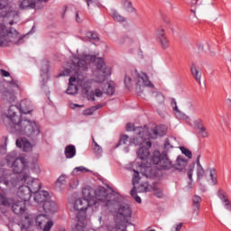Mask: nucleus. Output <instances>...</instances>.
Segmentation results:
<instances>
[{
  "instance_id": "f257e3e1",
  "label": "nucleus",
  "mask_w": 231,
  "mask_h": 231,
  "mask_svg": "<svg viewBox=\"0 0 231 231\" xmlns=\"http://www.w3.org/2000/svg\"><path fill=\"white\" fill-rule=\"evenodd\" d=\"M82 195L83 199H78L74 202V210L79 212L77 225H88V208L97 210L100 207H109L111 199H115V196L109 195V191L104 187L93 189L88 186L82 189Z\"/></svg>"
},
{
  "instance_id": "f03ea898",
  "label": "nucleus",
  "mask_w": 231,
  "mask_h": 231,
  "mask_svg": "<svg viewBox=\"0 0 231 231\" xmlns=\"http://www.w3.org/2000/svg\"><path fill=\"white\" fill-rule=\"evenodd\" d=\"M91 62L96 66V69L93 71L94 80L96 82H104L107 75H111V69L106 66V62L102 58L87 54H81L79 57L74 56L70 69H67L66 71L60 74V77L69 75V73L79 75V73H82V71H86L89 68Z\"/></svg>"
},
{
  "instance_id": "7ed1b4c3",
  "label": "nucleus",
  "mask_w": 231,
  "mask_h": 231,
  "mask_svg": "<svg viewBox=\"0 0 231 231\" xmlns=\"http://www.w3.org/2000/svg\"><path fill=\"white\" fill-rule=\"evenodd\" d=\"M19 112V106L12 105L5 114L10 121V127L13 133L24 134L29 138H37L41 134V128L37 123L35 121L21 119V115H18Z\"/></svg>"
},
{
  "instance_id": "20e7f679",
  "label": "nucleus",
  "mask_w": 231,
  "mask_h": 231,
  "mask_svg": "<svg viewBox=\"0 0 231 231\" xmlns=\"http://www.w3.org/2000/svg\"><path fill=\"white\" fill-rule=\"evenodd\" d=\"M0 183L8 187V189H14L18 185L25 183L28 185V189L32 194H36L41 191L42 184L39 179H33L27 172H22L18 177L15 173L10 172L9 171L0 170Z\"/></svg>"
},
{
  "instance_id": "39448f33",
  "label": "nucleus",
  "mask_w": 231,
  "mask_h": 231,
  "mask_svg": "<svg viewBox=\"0 0 231 231\" xmlns=\"http://www.w3.org/2000/svg\"><path fill=\"white\" fill-rule=\"evenodd\" d=\"M135 136L130 139V145H143V147H151L152 143V140H156L158 136H163L165 134V130H162V127L156 126L152 134H149V129L147 127H137L134 129Z\"/></svg>"
},
{
  "instance_id": "423d86ee",
  "label": "nucleus",
  "mask_w": 231,
  "mask_h": 231,
  "mask_svg": "<svg viewBox=\"0 0 231 231\" xmlns=\"http://www.w3.org/2000/svg\"><path fill=\"white\" fill-rule=\"evenodd\" d=\"M133 80L142 92L146 91V88L154 89V85L149 80V77L144 72H138L136 69L128 70L125 77V88H131L133 86Z\"/></svg>"
},
{
  "instance_id": "0eeeda50",
  "label": "nucleus",
  "mask_w": 231,
  "mask_h": 231,
  "mask_svg": "<svg viewBox=\"0 0 231 231\" xmlns=\"http://www.w3.org/2000/svg\"><path fill=\"white\" fill-rule=\"evenodd\" d=\"M108 196H114L115 199L110 200L109 206H103V207H107L110 212H115L117 210V217L122 222L117 223L116 226H124V222L125 221V219L133 216L131 208L129 207V205L120 206V199L114 193L108 192Z\"/></svg>"
},
{
  "instance_id": "6e6552de",
  "label": "nucleus",
  "mask_w": 231,
  "mask_h": 231,
  "mask_svg": "<svg viewBox=\"0 0 231 231\" xmlns=\"http://www.w3.org/2000/svg\"><path fill=\"white\" fill-rule=\"evenodd\" d=\"M10 42L23 44V37L17 32V30L0 23V47L6 48V46H10Z\"/></svg>"
},
{
  "instance_id": "1a4fd4ad",
  "label": "nucleus",
  "mask_w": 231,
  "mask_h": 231,
  "mask_svg": "<svg viewBox=\"0 0 231 231\" xmlns=\"http://www.w3.org/2000/svg\"><path fill=\"white\" fill-rule=\"evenodd\" d=\"M6 162L7 164L12 167L13 172L12 171L5 168H0V171H8L11 174H15L17 178H19V175L23 174V172H25L23 171L26 169V159H24V157L17 158V152L15 151L7 154Z\"/></svg>"
},
{
  "instance_id": "9d476101",
  "label": "nucleus",
  "mask_w": 231,
  "mask_h": 231,
  "mask_svg": "<svg viewBox=\"0 0 231 231\" xmlns=\"http://www.w3.org/2000/svg\"><path fill=\"white\" fill-rule=\"evenodd\" d=\"M76 84L86 90H88L89 88V81L75 77H70L69 88L66 90L67 95H77L79 93V87H77Z\"/></svg>"
},
{
  "instance_id": "9b49d317",
  "label": "nucleus",
  "mask_w": 231,
  "mask_h": 231,
  "mask_svg": "<svg viewBox=\"0 0 231 231\" xmlns=\"http://www.w3.org/2000/svg\"><path fill=\"white\" fill-rule=\"evenodd\" d=\"M151 162L153 163V165H159L161 169H164L165 171H171V169H172V162L169 157L164 156L162 158L159 151L153 152Z\"/></svg>"
},
{
  "instance_id": "f8f14e48",
  "label": "nucleus",
  "mask_w": 231,
  "mask_h": 231,
  "mask_svg": "<svg viewBox=\"0 0 231 231\" xmlns=\"http://www.w3.org/2000/svg\"><path fill=\"white\" fill-rule=\"evenodd\" d=\"M3 17L6 23L12 26V24H15V23L19 22V13L14 11V8L9 7L5 8L2 12H0V19Z\"/></svg>"
},
{
  "instance_id": "ddd939ff",
  "label": "nucleus",
  "mask_w": 231,
  "mask_h": 231,
  "mask_svg": "<svg viewBox=\"0 0 231 231\" xmlns=\"http://www.w3.org/2000/svg\"><path fill=\"white\" fill-rule=\"evenodd\" d=\"M37 226L43 228L42 231H51L53 226V220L48 215L41 214L34 218Z\"/></svg>"
},
{
  "instance_id": "4468645a",
  "label": "nucleus",
  "mask_w": 231,
  "mask_h": 231,
  "mask_svg": "<svg viewBox=\"0 0 231 231\" xmlns=\"http://www.w3.org/2000/svg\"><path fill=\"white\" fill-rule=\"evenodd\" d=\"M18 6L20 10H41L44 5L41 0H22Z\"/></svg>"
},
{
  "instance_id": "2eb2a0df",
  "label": "nucleus",
  "mask_w": 231,
  "mask_h": 231,
  "mask_svg": "<svg viewBox=\"0 0 231 231\" xmlns=\"http://www.w3.org/2000/svg\"><path fill=\"white\" fill-rule=\"evenodd\" d=\"M156 36L161 48L162 50H167V48H169L171 45V41H169V38H167V35L165 34V28L163 26L157 29Z\"/></svg>"
},
{
  "instance_id": "dca6fc26",
  "label": "nucleus",
  "mask_w": 231,
  "mask_h": 231,
  "mask_svg": "<svg viewBox=\"0 0 231 231\" xmlns=\"http://www.w3.org/2000/svg\"><path fill=\"white\" fill-rule=\"evenodd\" d=\"M11 206L13 212L17 216H23L26 212V201L24 200H13Z\"/></svg>"
},
{
  "instance_id": "f3484780",
  "label": "nucleus",
  "mask_w": 231,
  "mask_h": 231,
  "mask_svg": "<svg viewBox=\"0 0 231 231\" xmlns=\"http://www.w3.org/2000/svg\"><path fill=\"white\" fill-rule=\"evenodd\" d=\"M201 159V153L197 152V168H196V174H197V180L201 183L203 180L207 178V173L205 172V169L201 165V162L199 161Z\"/></svg>"
},
{
  "instance_id": "a211bd4d",
  "label": "nucleus",
  "mask_w": 231,
  "mask_h": 231,
  "mask_svg": "<svg viewBox=\"0 0 231 231\" xmlns=\"http://www.w3.org/2000/svg\"><path fill=\"white\" fill-rule=\"evenodd\" d=\"M17 196L22 201H30V198H32V191L28 186L22 185L18 188Z\"/></svg>"
},
{
  "instance_id": "6ab92c4d",
  "label": "nucleus",
  "mask_w": 231,
  "mask_h": 231,
  "mask_svg": "<svg viewBox=\"0 0 231 231\" xmlns=\"http://www.w3.org/2000/svg\"><path fill=\"white\" fill-rule=\"evenodd\" d=\"M134 177H133V185L134 188L131 190V196L132 198H134L136 203H142V199L140 197H138V195H136V185H138V183H140V173L134 170Z\"/></svg>"
},
{
  "instance_id": "aec40b11",
  "label": "nucleus",
  "mask_w": 231,
  "mask_h": 231,
  "mask_svg": "<svg viewBox=\"0 0 231 231\" xmlns=\"http://www.w3.org/2000/svg\"><path fill=\"white\" fill-rule=\"evenodd\" d=\"M33 199L38 205H44L48 199H50V193L48 191L40 190L34 193Z\"/></svg>"
},
{
  "instance_id": "412c9836",
  "label": "nucleus",
  "mask_w": 231,
  "mask_h": 231,
  "mask_svg": "<svg viewBox=\"0 0 231 231\" xmlns=\"http://www.w3.org/2000/svg\"><path fill=\"white\" fill-rule=\"evenodd\" d=\"M35 223V218L32 215H23L20 226L22 230H27V228H30L32 225Z\"/></svg>"
},
{
  "instance_id": "4be33fe9",
  "label": "nucleus",
  "mask_w": 231,
  "mask_h": 231,
  "mask_svg": "<svg viewBox=\"0 0 231 231\" xmlns=\"http://www.w3.org/2000/svg\"><path fill=\"white\" fill-rule=\"evenodd\" d=\"M16 146L23 149L24 152H30L33 149V144H31L30 141H27L26 138L17 139Z\"/></svg>"
},
{
  "instance_id": "5701e85b",
  "label": "nucleus",
  "mask_w": 231,
  "mask_h": 231,
  "mask_svg": "<svg viewBox=\"0 0 231 231\" xmlns=\"http://www.w3.org/2000/svg\"><path fill=\"white\" fill-rule=\"evenodd\" d=\"M42 208L47 214H55V212H57V203L48 199L44 204H42Z\"/></svg>"
},
{
  "instance_id": "b1692460",
  "label": "nucleus",
  "mask_w": 231,
  "mask_h": 231,
  "mask_svg": "<svg viewBox=\"0 0 231 231\" xmlns=\"http://www.w3.org/2000/svg\"><path fill=\"white\" fill-rule=\"evenodd\" d=\"M140 172L145 178H156L157 174L156 169L152 168V166H141Z\"/></svg>"
},
{
  "instance_id": "393cba45",
  "label": "nucleus",
  "mask_w": 231,
  "mask_h": 231,
  "mask_svg": "<svg viewBox=\"0 0 231 231\" xmlns=\"http://www.w3.org/2000/svg\"><path fill=\"white\" fill-rule=\"evenodd\" d=\"M19 111L23 115H28V113H32V101L25 99L20 102V107H18Z\"/></svg>"
},
{
  "instance_id": "a878e982",
  "label": "nucleus",
  "mask_w": 231,
  "mask_h": 231,
  "mask_svg": "<svg viewBox=\"0 0 231 231\" xmlns=\"http://www.w3.org/2000/svg\"><path fill=\"white\" fill-rule=\"evenodd\" d=\"M12 203H14V200L12 198L8 197V194L6 191L2 190L0 191V205L2 207H12Z\"/></svg>"
},
{
  "instance_id": "bb28decb",
  "label": "nucleus",
  "mask_w": 231,
  "mask_h": 231,
  "mask_svg": "<svg viewBox=\"0 0 231 231\" xmlns=\"http://www.w3.org/2000/svg\"><path fill=\"white\" fill-rule=\"evenodd\" d=\"M171 106L174 115L177 116V118H180V120L189 119V116L185 115L183 112H181L180 109H178V105L176 103V99H174V98L171 99Z\"/></svg>"
},
{
  "instance_id": "cd10ccee",
  "label": "nucleus",
  "mask_w": 231,
  "mask_h": 231,
  "mask_svg": "<svg viewBox=\"0 0 231 231\" xmlns=\"http://www.w3.org/2000/svg\"><path fill=\"white\" fill-rule=\"evenodd\" d=\"M187 167V160L181 156H179L175 161V163L172 164L173 171H183Z\"/></svg>"
},
{
  "instance_id": "c85d7f7f",
  "label": "nucleus",
  "mask_w": 231,
  "mask_h": 231,
  "mask_svg": "<svg viewBox=\"0 0 231 231\" xmlns=\"http://www.w3.org/2000/svg\"><path fill=\"white\" fill-rule=\"evenodd\" d=\"M121 5L126 14H136V8L133 6V3L130 0H121Z\"/></svg>"
},
{
  "instance_id": "c756f323",
  "label": "nucleus",
  "mask_w": 231,
  "mask_h": 231,
  "mask_svg": "<svg viewBox=\"0 0 231 231\" xmlns=\"http://www.w3.org/2000/svg\"><path fill=\"white\" fill-rule=\"evenodd\" d=\"M110 15L116 23H125L127 21V18L122 15L116 9H111Z\"/></svg>"
},
{
  "instance_id": "7c9ffc66",
  "label": "nucleus",
  "mask_w": 231,
  "mask_h": 231,
  "mask_svg": "<svg viewBox=\"0 0 231 231\" xmlns=\"http://www.w3.org/2000/svg\"><path fill=\"white\" fill-rule=\"evenodd\" d=\"M190 71L192 77L195 79V80L201 84V72L199 71V69L197 68L196 64L192 63L190 66Z\"/></svg>"
},
{
  "instance_id": "2f4dec72",
  "label": "nucleus",
  "mask_w": 231,
  "mask_h": 231,
  "mask_svg": "<svg viewBox=\"0 0 231 231\" xmlns=\"http://www.w3.org/2000/svg\"><path fill=\"white\" fill-rule=\"evenodd\" d=\"M217 197L219 198V199H221V201H223L226 208L227 210H231L230 201L228 200V198H226V194L223 189H219L217 191Z\"/></svg>"
},
{
  "instance_id": "473e14b6",
  "label": "nucleus",
  "mask_w": 231,
  "mask_h": 231,
  "mask_svg": "<svg viewBox=\"0 0 231 231\" xmlns=\"http://www.w3.org/2000/svg\"><path fill=\"white\" fill-rule=\"evenodd\" d=\"M196 124H199L197 127L199 129V134H200V136H202V138H208V132L207 131V127L203 125V121L201 119H199Z\"/></svg>"
},
{
  "instance_id": "72a5a7b5",
  "label": "nucleus",
  "mask_w": 231,
  "mask_h": 231,
  "mask_svg": "<svg viewBox=\"0 0 231 231\" xmlns=\"http://www.w3.org/2000/svg\"><path fill=\"white\" fill-rule=\"evenodd\" d=\"M149 148L147 145L146 146H143L141 147L138 151H137V156L138 158H140V160H147L149 158Z\"/></svg>"
},
{
  "instance_id": "f704fd0d",
  "label": "nucleus",
  "mask_w": 231,
  "mask_h": 231,
  "mask_svg": "<svg viewBox=\"0 0 231 231\" xmlns=\"http://www.w3.org/2000/svg\"><path fill=\"white\" fill-rule=\"evenodd\" d=\"M103 93H105V95H108L109 97H113L115 95V84L106 83L103 87Z\"/></svg>"
},
{
  "instance_id": "c9c22d12",
  "label": "nucleus",
  "mask_w": 231,
  "mask_h": 231,
  "mask_svg": "<svg viewBox=\"0 0 231 231\" xmlns=\"http://www.w3.org/2000/svg\"><path fill=\"white\" fill-rule=\"evenodd\" d=\"M77 154V149H75V145L69 144L65 148V156L66 158H75Z\"/></svg>"
},
{
  "instance_id": "e433bc0d",
  "label": "nucleus",
  "mask_w": 231,
  "mask_h": 231,
  "mask_svg": "<svg viewBox=\"0 0 231 231\" xmlns=\"http://www.w3.org/2000/svg\"><path fill=\"white\" fill-rule=\"evenodd\" d=\"M200 203L201 198L198 195H195L192 199V208L197 214H199Z\"/></svg>"
},
{
  "instance_id": "4c0bfd02",
  "label": "nucleus",
  "mask_w": 231,
  "mask_h": 231,
  "mask_svg": "<svg viewBox=\"0 0 231 231\" xmlns=\"http://www.w3.org/2000/svg\"><path fill=\"white\" fill-rule=\"evenodd\" d=\"M4 100H6L10 104H12V102H15V94L10 91H5L4 93Z\"/></svg>"
},
{
  "instance_id": "58836bf2",
  "label": "nucleus",
  "mask_w": 231,
  "mask_h": 231,
  "mask_svg": "<svg viewBox=\"0 0 231 231\" xmlns=\"http://www.w3.org/2000/svg\"><path fill=\"white\" fill-rule=\"evenodd\" d=\"M102 95H104V91L100 90L99 88H96L94 91H92V95L88 96V100L95 102V97L100 98Z\"/></svg>"
},
{
  "instance_id": "ea45409f",
  "label": "nucleus",
  "mask_w": 231,
  "mask_h": 231,
  "mask_svg": "<svg viewBox=\"0 0 231 231\" xmlns=\"http://www.w3.org/2000/svg\"><path fill=\"white\" fill-rule=\"evenodd\" d=\"M151 191V185L149 183L144 182L137 188V192H150Z\"/></svg>"
},
{
  "instance_id": "a19ab883",
  "label": "nucleus",
  "mask_w": 231,
  "mask_h": 231,
  "mask_svg": "<svg viewBox=\"0 0 231 231\" xmlns=\"http://www.w3.org/2000/svg\"><path fill=\"white\" fill-rule=\"evenodd\" d=\"M127 142H129V143H131V141H129V135H127V134H123V135L120 137L119 143H118V144L116 145V147H120V145H126V144H127Z\"/></svg>"
},
{
  "instance_id": "79ce46f5",
  "label": "nucleus",
  "mask_w": 231,
  "mask_h": 231,
  "mask_svg": "<svg viewBox=\"0 0 231 231\" xmlns=\"http://www.w3.org/2000/svg\"><path fill=\"white\" fill-rule=\"evenodd\" d=\"M100 107H102V106L97 105V106H92L87 110L84 111V115L86 116H89L91 115H93V113H95V111H97V109H100Z\"/></svg>"
},
{
  "instance_id": "37998d69",
  "label": "nucleus",
  "mask_w": 231,
  "mask_h": 231,
  "mask_svg": "<svg viewBox=\"0 0 231 231\" xmlns=\"http://www.w3.org/2000/svg\"><path fill=\"white\" fill-rule=\"evenodd\" d=\"M79 172H88V168H85L84 166L76 167L73 170L72 174L73 176H79Z\"/></svg>"
},
{
  "instance_id": "c03bdc74",
  "label": "nucleus",
  "mask_w": 231,
  "mask_h": 231,
  "mask_svg": "<svg viewBox=\"0 0 231 231\" xmlns=\"http://www.w3.org/2000/svg\"><path fill=\"white\" fill-rule=\"evenodd\" d=\"M86 37L89 39V41H98V34L95 32H88Z\"/></svg>"
},
{
  "instance_id": "a18cd8bd",
  "label": "nucleus",
  "mask_w": 231,
  "mask_h": 231,
  "mask_svg": "<svg viewBox=\"0 0 231 231\" xmlns=\"http://www.w3.org/2000/svg\"><path fill=\"white\" fill-rule=\"evenodd\" d=\"M153 194L156 198H163V189L158 187L153 188Z\"/></svg>"
},
{
  "instance_id": "49530a36",
  "label": "nucleus",
  "mask_w": 231,
  "mask_h": 231,
  "mask_svg": "<svg viewBox=\"0 0 231 231\" xmlns=\"http://www.w3.org/2000/svg\"><path fill=\"white\" fill-rule=\"evenodd\" d=\"M60 185H66V175H61L56 181V187H60Z\"/></svg>"
},
{
  "instance_id": "de8ad7c7",
  "label": "nucleus",
  "mask_w": 231,
  "mask_h": 231,
  "mask_svg": "<svg viewBox=\"0 0 231 231\" xmlns=\"http://www.w3.org/2000/svg\"><path fill=\"white\" fill-rule=\"evenodd\" d=\"M197 48H198V51L200 52L205 51V48H208V42H199L197 44Z\"/></svg>"
},
{
  "instance_id": "09e8293b",
  "label": "nucleus",
  "mask_w": 231,
  "mask_h": 231,
  "mask_svg": "<svg viewBox=\"0 0 231 231\" xmlns=\"http://www.w3.org/2000/svg\"><path fill=\"white\" fill-rule=\"evenodd\" d=\"M194 172V166H191L190 169L188 171V178L189 180V187L192 189V174Z\"/></svg>"
},
{
  "instance_id": "8fccbe9b",
  "label": "nucleus",
  "mask_w": 231,
  "mask_h": 231,
  "mask_svg": "<svg viewBox=\"0 0 231 231\" xmlns=\"http://www.w3.org/2000/svg\"><path fill=\"white\" fill-rule=\"evenodd\" d=\"M180 151H181L182 154H185L187 156V158H189V160H190V158H192V152H190V150L181 146Z\"/></svg>"
},
{
  "instance_id": "3c124183",
  "label": "nucleus",
  "mask_w": 231,
  "mask_h": 231,
  "mask_svg": "<svg viewBox=\"0 0 231 231\" xmlns=\"http://www.w3.org/2000/svg\"><path fill=\"white\" fill-rule=\"evenodd\" d=\"M127 228H125V226H116L115 227H109L108 231H126Z\"/></svg>"
},
{
  "instance_id": "603ef678",
  "label": "nucleus",
  "mask_w": 231,
  "mask_h": 231,
  "mask_svg": "<svg viewBox=\"0 0 231 231\" xmlns=\"http://www.w3.org/2000/svg\"><path fill=\"white\" fill-rule=\"evenodd\" d=\"M216 174V170H211L210 178L213 185H217V177L214 176Z\"/></svg>"
},
{
  "instance_id": "864d4df0",
  "label": "nucleus",
  "mask_w": 231,
  "mask_h": 231,
  "mask_svg": "<svg viewBox=\"0 0 231 231\" xmlns=\"http://www.w3.org/2000/svg\"><path fill=\"white\" fill-rule=\"evenodd\" d=\"M50 69V65L48 63H45L42 69V77H46L48 75V70Z\"/></svg>"
},
{
  "instance_id": "5fc2aeb1",
  "label": "nucleus",
  "mask_w": 231,
  "mask_h": 231,
  "mask_svg": "<svg viewBox=\"0 0 231 231\" xmlns=\"http://www.w3.org/2000/svg\"><path fill=\"white\" fill-rule=\"evenodd\" d=\"M172 138L171 139H168L166 142H165V144H164V147L165 149H172L174 146L172 145Z\"/></svg>"
},
{
  "instance_id": "6e6d98bb",
  "label": "nucleus",
  "mask_w": 231,
  "mask_h": 231,
  "mask_svg": "<svg viewBox=\"0 0 231 231\" xmlns=\"http://www.w3.org/2000/svg\"><path fill=\"white\" fill-rule=\"evenodd\" d=\"M32 171H34L36 173L41 172V167H40L39 164H37V163L32 164Z\"/></svg>"
},
{
  "instance_id": "4d7b16f0",
  "label": "nucleus",
  "mask_w": 231,
  "mask_h": 231,
  "mask_svg": "<svg viewBox=\"0 0 231 231\" xmlns=\"http://www.w3.org/2000/svg\"><path fill=\"white\" fill-rule=\"evenodd\" d=\"M183 227V223H179L174 226V229H171V231H180Z\"/></svg>"
},
{
  "instance_id": "13d9d810",
  "label": "nucleus",
  "mask_w": 231,
  "mask_h": 231,
  "mask_svg": "<svg viewBox=\"0 0 231 231\" xmlns=\"http://www.w3.org/2000/svg\"><path fill=\"white\" fill-rule=\"evenodd\" d=\"M134 129H138V127L134 128V125H133L131 123H128L126 125V131H134Z\"/></svg>"
},
{
  "instance_id": "bf43d9fd",
  "label": "nucleus",
  "mask_w": 231,
  "mask_h": 231,
  "mask_svg": "<svg viewBox=\"0 0 231 231\" xmlns=\"http://www.w3.org/2000/svg\"><path fill=\"white\" fill-rule=\"evenodd\" d=\"M6 5H8V0H0V10L6 8Z\"/></svg>"
},
{
  "instance_id": "052dcab7",
  "label": "nucleus",
  "mask_w": 231,
  "mask_h": 231,
  "mask_svg": "<svg viewBox=\"0 0 231 231\" xmlns=\"http://www.w3.org/2000/svg\"><path fill=\"white\" fill-rule=\"evenodd\" d=\"M0 74L2 77H10V72L5 70V69H0Z\"/></svg>"
},
{
  "instance_id": "680f3d73",
  "label": "nucleus",
  "mask_w": 231,
  "mask_h": 231,
  "mask_svg": "<svg viewBox=\"0 0 231 231\" xmlns=\"http://www.w3.org/2000/svg\"><path fill=\"white\" fill-rule=\"evenodd\" d=\"M129 39V37L127 36H123L118 40V44H125V40Z\"/></svg>"
},
{
  "instance_id": "e2e57ef3",
  "label": "nucleus",
  "mask_w": 231,
  "mask_h": 231,
  "mask_svg": "<svg viewBox=\"0 0 231 231\" xmlns=\"http://www.w3.org/2000/svg\"><path fill=\"white\" fill-rule=\"evenodd\" d=\"M72 182H74V184L70 182V187H71L72 189H75V187H78V186H79V180L74 179V180H72Z\"/></svg>"
},
{
  "instance_id": "0e129e2a",
  "label": "nucleus",
  "mask_w": 231,
  "mask_h": 231,
  "mask_svg": "<svg viewBox=\"0 0 231 231\" xmlns=\"http://www.w3.org/2000/svg\"><path fill=\"white\" fill-rule=\"evenodd\" d=\"M157 101L159 102H163V100H165V97L162 95V94H157Z\"/></svg>"
},
{
  "instance_id": "69168bd1",
  "label": "nucleus",
  "mask_w": 231,
  "mask_h": 231,
  "mask_svg": "<svg viewBox=\"0 0 231 231\" xmlns=\"http://www.w3.org/2000/svg\"><path fill=\"white\" fill-rule=\"evenodd\" d=\"M94 151H95V152H100V146L97 143H95L94 142Z\"/></svg>"
},
{
  "instance_id": "338daca9",
  "label": "nucleus",
  "mask_w": 231,
  "mask_h": 231,
  "mask_svg": "<svg viewBox=\"0 0 231 231\" xmlns=\"http://www.w3.org/2000/svg\"><path fill=\"white\" fill-rule=\"evenodd\" d=\"M77 107H84V106L79 104H70L71 109H77Z\"/></svg>"
},
{
  "instance_id": "774afa93",
  "label": "nucleus",
  "mask_w": 231,
  "mask_h": 231,
  "mask_svg": "<svg viewBox=\"0 0 231 231\" xmlns=\"http://www.w3.org/2000/svg\"><path fill=\"white\" fill-rule=\"evenodd\" d=\"M164 23L166 24V26H169V28H171V26H172V24L171 23V19H169V18L164 19Z\"/></svg>"
}]
</instances>
